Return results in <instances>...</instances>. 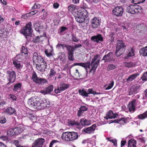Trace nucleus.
I'll return each mask as SVG.
<instances>
[{"mask_svg":"<svg viewBox=\"0 0 147 147\" xmlns=\"http://www.w3.org/2000/svg\"><path fill=\"white\" fill-rule=\"evenodd\" d=\"M92 63H93L92 64V62H91L90 64L91 66H92V68L90 69V71H91L92 70H93L94 71L98 66L96 63H95L94 62Z\"/></svg>","mask_w":147,"mask_h":147,"instance_id":"nucleus-42","label":"nucleus"},{"mask_svg":"<svg viewBox=\"0 0 147 147\" xmlns=\"http://www.w3.org/2000/svg\"><path fill=\"white\" fill-rule=\"evenodd\" d=\"M67 45H66L65 44H60V43L58 44V45H57V46L59 47H62V49H64V47L66 48Z\"/></svg>","mask_w":147,"mask_h":147,"instance_id":"nucleus-54","label":"nucleus"},{"mask_svg":"<svg viewBox=\"0 0 147 147\" xmlns=\"http://www.w3.org/2000/svg\"><path fill=\"white\" fill-rule=\"evenodd\" d=\"M139 75V74L137 73H136L131 75L126 80L127 82L132 81L133 80L135 79Z\"/></svg>","mask_w":147,"mask_h":147,"instance_id":"nucleus-29","label":"nucleus"},{"mask_svg":"<svg viewBox=\"0 0 147 147\" xmlns=\"http://www.w3.org/2000/svg\"><path fill=\"white\" fill-rule=\"evenodd\" d=\"M45 53L48 57H50L53 56L52 53V50L50 49H46L45 51Z\"/></svg>","mask_w":147,"mask_h":147,"instance_id":"nucleus-37","label":"nucleus"},{"mask_svg":"<svg viewBox=\"0 0 147 147\" xmlns=\"http://www.w3.org/2000/svg\"><path fill=\"white\" fill-rule=\"evenodd\" d=\"M68 123L69 125L73 127H78L80 125V123L75 121L74 120H70L68 121Z\"/></svg>","mask_w":147,"mask_h":147,"instance_id":"nucleus-27","label":"nucleus"},{"mask_svg":"<svg viewBox=\"0 0 147 147\" xmlns=\"http://www.w3.org/2000/svg\"><path fill=\"white\" fill-rule=\"evenodd\" d=\"M107 140L108 141L112 142L113 143L114 146H116L117 144V140L115 139H111L110 138H107Z\"/></svg>","mask_w":147,"mask_h":147,"instance_id":"nucleus-43","label":"nucleus"},{"mask_svg":"<svg viewBox=\"0 0 147 147\" xmlns=\"http://www.w3.org/2000/svg\"><path fill=\"white\" fill-rule=\"evenodd\" d=\"M115 66L112 64H109L107 68V70L109 71L115 69Z\"/></svg>","mask_w":147,"mask_h":147,"instance_id":"nucleus-48","label":"nucleus"},{"mask_svg":"<svg viewBox=\"0 0 147 147\" xmlns=\"http://www.w3.org/2000/svg\"><path fill=\"white\" fill-rule=\"evenodd\" d=\"M138 118L141 120H143L147 118V111L145 112L143 114L138 115Z\"/></svg>","mask_w":147,"mask_h":147,"instance_id":"nucleus-32","label":"nucleus"},{"mask_svg":"<svg viewBox=\"0 0 147 147\" xmlns=\"http://www.w3.org/2000/svg\"><path fill=\"white\" fill-rule=\"evenodd\" d=\"M126 46L122 40H118L117 42L115 54L117 57L121 56L124 53Z\"/></svg>","mask_w":147,"mask_h":147,"instance_id":"nucleus-3","label":"nucleus"},{"mask_svg":"<svg viewBox=\"0 0 147 147\" xmlns=\"http://www.w3.org/2000/svg\"><path fill=\"white\" fill-rule=\"evenodd\" d=\"M6 121V119L5 117H0V123H4Z\"/></svg>","mask_w":147,"mask_h":147,"instance_id":"nucleus-51","label":"nucleus"},{"mask_svg":"<svg viewBox=\"0 0 147 147\" xmlns=\"http://www.w3.org/2000/svg\"><path fill=\"white\" fill-rule=\"evenodd\" d=\"M99 57V55L98 54L94 56V58L92 59L91 62H92V64L93 63H94L95 61Z\"/></svg>","mask_w":147,"mask_h":147,"instance_id":"nucleus-56","label":"nucleus"},{"mask_svg":"<svg viewBox=\"0 0 147 147\" xmlns=\"http://www.w3.org/2000/svg\"><path fill=\"white\" fill-rule=\"evenodd\" d=\"M94 91H93L92 89L89 88L88 90L87 94L88 95L89 94H92L94 95Z\"/></svg>","mask_w":147,"mask_h":147,"instance_id":"nucleus-57","label":"nucleus"},{"mask_svg":"<svg viewBox=\"0 0 147 147\" xmlns=\"http://www.w3.org/2000/svg\"><path fill=\"white\" fill-rule=\"evenodd\" d=\"M77 13L80 14V15L82 16L84 18L88 16L87 11L83 7H81L77 11Z\"/></svg>","mask_w":147,"mask_h":147,"instance_id":"nucleus-20","label":"nucleus"},{"mask_svg":"<svg viewBox=\"0 0 147 147\" xmlns=\"http://www.w3.org/2000/svg\"><path fill=\"white\" fill-rule=\"evenodd\" d=\"M67 29V28L64 26H62L61 27L60 32H63Z\"/></svg>","mask_w":147,"mask_h":147,"instance_id":"nucleus-62","label":"nucleus"},{"mask_svg":"<svg viewBox=\"0 0 147 147\" xmlns=\"http://www.w3.org/2000/svg\"><path fill=\"white\" fill-rule=\"evenodd\" d=\"M6 112L9 115H11L15 113L16 110L12 107H9L6 109Z\"/></svg>","mask_w":147,"mask_h":147,"instance_id":"nucleus-31","label":"nucleus"},{"mask_svg":"<svg viewBox=\"0 0 147 147\" xmlns=\"http://www.w3.org/2000/svg\"><path fill=\"white\" fill-rule=\"evenodd\" d=\"M22 86V85L21 83H17L14 86L12 90L14 92H20L21 90Z\"/></svg>","mask_w":147,"mask_h":147,"instance_id":"nucleus-22","label":"nucleus"},{"mask_svg":"<svg viewBox=\"0 0 147 147\" xmlns=\"http://www.w3.org/2000/svg\"><path fill=\"white\" fill-rule=\"evenodd\" d=\"M40 5L39 4H36V3H35L34 5L32 7V9H37L38 7H39Z\"/></svg>","mask_w":147,"mask_h":147,"instance_id":"nucleus-63","label":"nucleus"},{"mask_svg":"<svg viewBox=\"0 0 147 147\" xmlns=\"http://www.w3.org/2000/svg\"><path fill=\"white\" fill-rule=\"evenodd\" d=\"M33 60L34 61H36L37 63L39 64L45 61L43 59L40 55H38V53L34 52L33 54Z\"/></svg>","mask_w":147,"mask_h":147,"instance_id":"nucleus-15","label":"nucleus"},{"mask_svg":"<svg viewBox=\"0 0 147 147\" xmlns=\"http://www.w3.org/2000/svg\"><path fill=\"white\" fill-rule=\"evenodd\" d=\"M74 75L76 77H78L79 76L78 70L77 69L75 70V72L74 73Z\"/></svg>","mask_w":147,"mask_h":147,"instance_id":"nucleus-64","label":"nucleus"},{"mask_svg":"<svg viewBox=\"0 0 147 147\" xmlns=\"http://www.w3.org/2000/svg\"><path fill=\"white\" fill-rule=\"evenodd\" d=\"M32 27L31 22H30L26 24L24 27L21 30L22 33L26 36V38L27 36H29L32 33Z\"/></svg>","mask_w":147,"mask_h":147,"instance_id":"nucleus-6","label":"nucleus"},{"mask_svg":"<svg viewBox=\"0 0 147 147\" xmlns=\"http://www.w3.org/2000/svg\"><path fill=\"white\" fill-rule=\"evenodd\" d=\"M141 55L145 57L147 56V46L142 48L139 51Z\"/></svg>","mask_w":147,"mask_h":147,"instance_id":"nucleus-25","label":"nucleus"},{"mask_svg":"<svg viewBox=\"0 0 147 147\" xmlns=\"http://www.w3.org/2000/svg\"><path fill=\"white\" fill-rule=\"evenodd\" d=\"M128 147H136V141L134 139H131L128 142Z\"/></svg>","mask_w":147,"mask_h":147,"instance_id":"nucleus-26","label":"nucleus"},{"mask_svg":"<svg viewBox=\"0 0 147 147\" xmlns=\"http://www.w3.org/2000/svg\"><path fill=\"white\" fill-rule=\"evenodd\" d=\"M47 66V63L45 61L39 64H36V67L37 69L41 72H44Z\"/></svg>","mask_w":147,"mask_h":147,"instance_id":"nucleus-11","label":"nucleus"},{"mask_svg":"<svg viewBox=\"0 0 147 147\" xmlns=\"http://www.w3.org/2000/svg\"><path fill=\"white\" fill-rule=\"evenodd\" d=\"M79 109L84 112V111L87 110L88 109L87 107L84 106H81Z\"/></svg>","mask_w":147,"mask_h":147,"instance_id":"nucleus-53","label":"nucleus"},{"mask_svg":"<svg viewBox=\"0 0 147 147\" xmlns=\"http://www.w3.org/2000/svg\"><path fill=\"white\" fill-rule=\"evenodd\" d=\"M124 9L121 7L117 6L113 9L112 12L113 14L117 17H120L122 16Z\"/></svg>","mask_w":147,"mask_h":147,"instance_id":"nucleus-9","label":"nucleus"},{"mask_svg":"<svg viewBox=\"0 0 147 147\" xmlns=\"http://www.w3.org/2000/svg\"><path fill=\"white\" fill-rule=\"evenodd\" d=\"M141 78L143 81H147V71L143 74Z\"/></svg>","mask_w":147,"mask_h":147,"instance_id":"nucleus-47","label":"nucleus"},{"mask_svg":"<svg viewBox=\"0 0 147 147\" xmlns=\"http://www.w3.org/2000/svg\"><path fill=\"white\" fill-rule=\"evenodd\" d=\"M96 127V124H94L91 126L84 128L82 130V131L88 134L93 133Z\"/></svg>","mask_w":147,"mask_h":147,"instance_id":"nucleus-14","label":"nucleus"},{"mask_svg":"<svg viewBox=\"0 0 147 147\" xmlns=\"http://www.w3.org/2000/svg\"><path fill=\"white\" fill-rule=\"evenodd\" d=\"M76 14L75 15V17L76 20L78 22L81 23L84 22L85 20V18L82 16L80 15V14L77 13V12Z\"/></svg>","mask_w":147,"mask_h":147,"instance_id":"nucleus-21","label":"nucleus"},{"mask_svg":"<svg viewBox=\"0 0 147 147\" xmlns=\"http://www.w3.org/2000/svg\"><path fill=\"white\" fill-rule=\"evenodd\" d=\"M76 8V6L74 5H71L68 7V10L69 12H72L74 11Z\"/></svg>","mask_w":147,"mask_h":147,"instance_id":"nucleus-45","label":"nucleus"},{"mask_svg":"<svg viewBox=\"0 0 147 147\" xmlns=\"http://www.w3.org/2000/svg\"><path fill=\"white\" fill-rule=\"evenodd\" d=\"M142 86L139 84H135L134 86L132 87L129 91V95H132L138 92L140 90Z\"/></svg>","mask_w":147,"mask_h":147,"instance_id":"nucleus-12","label":"nucleus"},{"mask_svg":"<svg viewBox=\"0 0 147 147\" xmlns=\"http://www.w3.org/2000/svg\"><path fill=\"white\" fill-rule=\"evenodd\" d=\"M136 64L134 62H125L124 63V66L127 68H130L135 66Z\"/></svg>","mask_w":147,"mask_h":147,"instance_id":"nucleus-36","label":"nucleus"},{"mask_svg":"<svg viewBox=\"0 0 147 147\" xmlns=\"http://www.w3.org/2000/svg\"><path fill=\"white\" fill-rule=\"evenodd\" d=\"M42 37V36H41L40 37L37 36L34 38L32 40L33 42L35 43H37L40 42L41 40H40V38Z\"/></svg>","mask_w":147,"mask_h":147,"instance_id":"nucleus-40","label":"nucleus"},{"mask_svg":"<svg viewBox=\"0 0 147 147\" xmlns=\"http://www.w3.org/2000/svg\"><path fill=\"white\" fill-rule=\"evenodd\" d=\"M78 92L79 94L82 96H84L86 97H87L88 96L87 92L85 90V89L84 88L82 90H79Z\"/></svg>","mask_w":147,"mask_h":147,"instance_id":"nucleus-34","label":"nucleus"},{"mask_svg":"<svg viewBox=\"0 0 147 147\" xmlns=\"http://www.w3.org/2000/svg\"><path fill=\"white\" fill-rule=\"evenodd\" d=\"M45 140L43 138H38L32 144L31 147H45L44 144Z\"/></svg>","mask_w":147,"mask_h":147,"instance_id":"nucleus-10","label":"nucleus"},{"mask_svg":"<svg viewBox=\"0 0 147 147\" xmlns=\"http://www.w3.org/2000/svg\"><path fill=\"white\" fill-rule=\"evenodd\" d=\"M69 85L68 84L62 83L59 85V87L61 91L65 90L69 87Z\"/></svg>","mask_w":147,"mask_h":147,"instance_id":"nucleus-30","label":"nucleus"},{"mask_svg":"<svg viewBox=\"0 0 147 147\" xmlns=\"http://www.w3.org/2000/svg\"><path fill=\"white\" fill-rule=\"evenodd\" d=\"M56 94H58L59 93H60L61 90H60L59 87V86L58 87V88L56 89L55 88L54 90Z\"/></svg>","mask_w":147,"mask_h":147,"instance_id":"nucleus-60","label":"nucleus"},{"mask_svg":"<svg viewBox=\"0 0 147 147\" xmlns=\"http://www.w3.org/2000/svg\"><path fill=\"white\" fill-rule=\"evenodd\" d=\"M31 79L36 84L39 85H43L48 83L46 79L38 77L35 71H34L32 73Z\"/></svg>","mask_w":147,"mask_h":147,"instance_id":"nucleus-4","label":"nucleus"},{"mask_svg":"<svg viewBox=\"0 0 147 147\" xmlns=\"http://www.w3.org/2000/svg\"><path fill=\"white\" fill-rule=\"evenodd\" d=\"M71 40L72 41L74 42H78L80 40L79 39L77 38L74 34H71Z\"/></svg>","mask_w":147,"mask_h":147,"instance_id":"nucleus-44","label":"nucleus"},{"mask_svg":"<svg viewBox=\"0 0 147 147\" xmlns=\"http://www.w3.org/2000/svg\"><path fill=\"white\" fill-rule=\"evenodd\" d=\"M145 1V0H133L132 3L135 4H139L144 2Z\"/></svg>","mask_w":147,"mask_h":147,"instance_id":"nucleus-49","label":"nucleus"},{"mask_svg":"<svg viewBox=\"0 0 147 147\" xmlns=\"http://www.w3.org/2000/svg\"><path fill=\"white\" fill-rule=\"evenodd\" d=\"M66 50L67 51L68 58L69 60L73 61L74 60V54L75 51L73 46L68 45Z\"/></svg>","mask_w":147,"mask_h":147,"instance_id":"nucleus-8","label":"nucleus"},{"mask_svg":"<svg viewBox=\"0 0 147 147\" xmlns=\"http://www.w3.org/2000/svg\"><path fill=\"white\" fill-rule=\"evenodd\" d=\"M34 27L37 32H40V26L37 22H36L34 23Z\"/></svg>","mask_w":147,"mask_h":147,"instance_id":"nucleus-35","label":"nucleus"},{"mask_svg":"<svg viewBox=\"0 0 147 147\" xmlns=\"http://www.w3.org/2000/svg\"><path fill=\"white\" fill-rule=\"evenodd\" d=\"M85 66L84 68L85 69H87V68L89 69H90V62H88L87 63H84Z\"/></svg>","mask_w":147,"mask_h":147,"instance_id":"nucleus-55","label":"nucleus"},{"mask_svg":"<svg viewBox=\"0 0 147 147\" xmlns=\"http://www.w3.org/2000/svg\"><path fill=\"white\" fill-rule=\"evenodd\" d=\"M90 121L84 118L81 119L80 120L81 124L83 126L89 125L90 124Z\"/></svg>","mask_w":147,"mask_h":147,"instance_id":"nucleus-28","label":"nucleus"},{"mask_svg":"<svg viewBox=\"0 0 147 147\" xmlns=\"http://www.w3.org/2000/svg\"><path fill=\"white\" fill-rule=\"evenodd\" d=\"M114 84V82L113 80L111 81L110 82V83L108 85V84H106L104 86V87H106L107 86H108L107 87L105 88V90H108L111 89V88H112V87L113 86Z\"/></svg>","mask_w":147,"mask_h":147,"instance_id":"nucleus-38","label":"nucleus"},{"mask_svg":"<svg viewBox=\"0 0 147 147\" xmlns=\"http://www.w3.org/2000/svg\"><path fill=\"white\" fill-rule=\"evenodd\" d=\"M9 97L13 101L17 100V98L14 94H10L9 95Z\"/></svg>","mask_w":147,"mask_h":147,"instance_id":"nucleus-50","label":"nucleus"},{"mask_svg":"<svg viewBox=\"0 0 147 147\" xmlns=\"http://www.w3.org/2000/svg\"><path fill=\"white\" fill-rule=\"evenodd\" d=\"M134 49L132 47H131V50L127 54V57H131L134 56Z\"/></svg>","mask_w":147,"mask_h":147,"instance_id":"nucleus-46","label":"nucleus"},{"mask_svg":"<svg viewBox=\"0 0 147 147\" xmlns=\"http://www.w3.org/2000/svg\"><path fill=\"white\" fill-rule=\"evenodd\" d=\"M56 74V71H55L54 69H51L50 70V73L49 74V76H54Z\"/></svg>","mask_w":147,"mask_h":147,"instance_id":"nucleus-52","label":"nucleus"},{"mask_svg":"<svg viewBox=\"0 0 147 147\" xmlns=\"http://www.w3.org/2000/svg\"><path fill=\"white\" fill-rule=\"evenodd\" d=\"M136 100V99L133 100L127 105L129 111L134 112L135 110V106Z\"/></svg>","mask_w":147,"mask_h":147,"instance_id":"nucleus-18","label":"nucleus"},{"mask_svg":"<svg viewBox=\"0 0 147 147\" xmlns=\"http://www.w3.org/2000/svg\"><path fill=\"white\" fill-rule=\"evenodd\" d=\"M120 122L121 121H123L125 123H126L127 122V119L124 118V117H122L120 119H119Z\"/></svg>","mask_w":147,"mask_h":147,"instance_id":"nucleus-59","label":"nucleus"},{"mask_svg":"<svg viewBox=\"0 0 147 147\" xmlns=\"http://www.w3.org/2000/svg\"><path fill=\"white\" fill-rule=\"evenodd\" d=\"M23 131V129L21 127H17L11 129V131H14L15 135H18Z\"/></svg>","mask_w":147,"mask_h":147,"instance_id":"nucleus-24","label":"nucleus"},{"mask_svg":"<svg viewBox=\"0 0 147 147\" xmlns=\"http://www.w3.org/2000/svg\"><path fill=\"white\" fill-rule=\"evenodd\" d=\"M7 79L9 81L7 85H8L10 83H13L15 81L16 74L15 72L12 70L7 71Z\"/></svg>","mask_w":147,"mask_h":147,"instance_id":"nucleus-7","label":"nucleus"},{"mask_svg":"<svg viewBox=\"0 0 147 147\" xmlns=\"http://www.w3.org/2000/svg\"><path fill=\"white\" fill-rule=\"evenodd\" d=\"M118 115L116 113H114L112 110H109L106 113V116L104 118L106 120L108 119H115L117 117Z\"/></svg>","mask_w":147,"mask_h":147,"instance_id":"nucleus-16","label":"nucleus"},{"mask_svg":"<svg viewBox=\"0 0 147 147\" xmlns=\"http://www.w3.org/2000/svg\"><path fill=\"white\" fill-rule=\"evenodd\" d=\"M13 64L14 65V67L18 70L20 69L21 67V62L18 60L14 59L13 60Z\"/></svg>","mask_w":147,"mask_h":147,"instance_id":"nucleus-23","label":"nucleus"},{"mask_svg":"<svg viewBox=\"0 0 147 147\" xmlns=\"http://www.w3.org/2000/svg\"><path fill=\"white\" fill-rule=\"evenodd\" d=\"M53 85H51L47 86L45 88L46 91L48 94H50L53 91Z\"/></svg>","mask_w":147,"mask_h":147,"instance_id":"nucleus-39","label":"nucleus"},{"mask_svg":"<svg viewBox=\"0 0 147 147\" xmlns=\"http://www.w3.org/2000/svg\"><path fill=\"white\" fill-rule=\"evenodd\" d=\"M82 46V45L81 44H76L74 46V47L75 50L76 49L80 48Z\"/></svg>","mask_w":147,"mask_h":147,"instance_id":"nucleus-61","label":"nucleus"},{"mask_svg":"<svg viewBox=\"0 0 147 147\" xmlns=\"http://www.w3.org/2000/svg\"><path fill=\"white\" fill-rule=\"evenodd\" d=\"M20 51L21 53H23L24 55L28 54V52L27 48L24 46H22L21 47Z\"/></svg>","mask_w":147,"mask_h":147,"instance_id":"nucleus-41","label":"nucleus"},{"mask_svg":"<svg viewBox=\"0 0 147 147\" xmlns=\"http://www.w3.org/2000/svg\"><path fill=\"white\" fill-rule=\"evenodd\" d=\"M80 136L77 132L74 131H67L62 133L61 138L67 142L74 141L78 139Z\"/></svg>","mask_w":147,"mask_h":147,"instance_id":"nucleus-1","label":"nucleus"},{"mask_svg":"<svg viewBox=\"0 0 147 147\" xmlns=\"http://www.w3.org/2000/svg\"><path fill=\"white\" fill-rule=\"evenodd\" d=\"M36 100L35 107L38 109H43L50 104L49 101L44 98H36Z\"/></svg>","mask_w":147,"mask_h":147,"instance_id":"nucleus-2","label":"nucleus"},{"mask_svg":"<svg viewBox=\"0 0 147 147\" xmlns=\"http://www.w3.org/2000/svg\"><path fill=\"white\" fill-rule=\"evenodd\" d=\"M83 113L84 112L79 109V110L78 111L77 115L79 117H80L82 115Z\"/></svg>","mask_w":147,"mask_h":147,"instance_id":"nucleus-58","label":"nucleus"},{"mask_svg":"<svg viewBox=\"0 0 147 147\" xmlns=\"http://www.w3.org/2000/svg\"><path fill=\"white\" fill-rule=\"evenodd\" d=\"M91 27L93 28L96 29L99 27L100 22L98 18H94L91 20Z\"/></svg>","mask_w":147,"mask_h":147,"instance_id":"nucleus-13","label":"nucleus"},{"mask_svg":"<svg viewBox=\"0 0 147 147\" xmlns=\"http://www.w3.org/2000/svg\"><path fill=\"white\" fill-rule=\"evenodd\" d=\"M112 53L110 52L104 56L102 60H104L105 62L114 61V59L112 57Z\"/></svg>","mask_w":147,"mask_h":147,"instance_id":"nucleus-17","label":"nucleus"},{"mask_svg":"<svg viewBox=\"0 0 147 147\" xmlns=\"http://www.w3.org/2000/svg\"><path fill=\"white\" fill-rule=\"evenodd\" d=\"M36 101V98H31L28 100V104L31 106L35 107V103Z\"/></svg>","mask_w":147,"mask_h":147,"instance_id":"nucleus-33","label":"nucleus"},{"mask_svg":"<svg viewBox=\"0 0 147 147\" xmlns=\"http://www.w3.org/2000/svg\"><path fill=\"white\" fill-rule=\"evenodd\" d=\"M91 40L94 42L98 43L99 41H103V37L100 34H98L96 36H92L91 38Z\"/></svg>","mask_w":147,"mask_h":147,"instance_id":"nucleus-19","label":"nucleus"},{"mask_svg":"<svg viewBox=\"0 0 147 147\" xmlns=\"http://www.w3.org/2000/svg\"><path fill=\"white\" fill-rule=\"evenodd\" d=\"M142 8L141 6L137 5H131L127 7L126 11L129 13L133 14L141 12Z\"/></svg>","mask_w":147,"mask_h":147,"instance_id":"nucleus-5","label":"nucleus"}]
</instances>
